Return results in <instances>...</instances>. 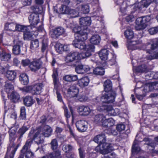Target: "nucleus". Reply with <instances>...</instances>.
<instances>
[{"label": "nucleus", "instance_id": "2f4dec72", "mask_svg": "<svg viewBox=\"0 0 158 158\" xmlns=\"http://www.w3.org/2000/svg\"><path fill=\"white\" fill-rule=\"evenodd\" d=\"M75 97L76 100L81 102H85L88 99V97L84 94H80L78 96L77 95Z\"/></svg>", "mask_w": 158, "mask_h": 158}, {"label": "nucleus", "instance_id": "72a5a7b5", "mask_svg": "<svg viewBox=\"0 0 158 158\" xmlns=\"http://www.w3.org/2000/svg\"><path fill=\"white\" fill-rule=\"evenodd\" d=\"M5 87L6 92L8 94L11 93L13 92L14 86L12 84L6 82L5 85Z\"/></svg>", "mask_w": 158, "mask_h": 158}, {"label": "nucleus", "instance_id": "0eeeda50", "mask_svg": "<svg viewBox=\"0 0 158 158\" xmlns=\"http://www.w3.org/2000/svg\"><path fill=\"white\" fill-rule=\"evenodd\" d=\"M150 16H146L138 18L136 21L135 28L137 30H140L145 29L146 27V23L151 20Z\"/></svg>", "mask_w": 158, "mask_h": 158}, {"label": "nucleus", "instance_id": "79ce46f5", "mask_svg": "<svg viewBox=\"0 0 158 158\" xmlns=\"http://www.w3.org/2000/svg\"><path fill=\"white\" fill-rule=\"evenodd\" d=\"M68 14L70 15L72 18H76L78 17L79 15L78 11L73 9H70Z\"/></svg>", "mask_w": 158, "mask_h": 158}, {"label": "nucleus", "instance_id": "cd10ccee", "mask_svg": "<svg viewBox=\"0 0 158 158\" xmlns=\"http://www.w3.org/2000/svg\"><path fill=\"white\" fill-rule=\"evenodd\" d=\"M16 76V73L14 71L8 70L6 74V76L10 81L14 80Z\"/></svg>", "mask_w": 158, "mask_h": 158}, {"label": "nucleus", "instance_id": "052dcab7", "mask_svg": "<svg viewBox=\"0 0 158 158\" xmlns=\"http://www.w3.org/2000/svg\"><path fill=\"white\" fill-rule=\"evenodd\" d=\"M64 116L67 119L69 118H70V114L69 113L68 110V109L66 107L64 106Z\"/></svg>", "mask_w": 158, "mask_h": 158}, {"label": "nucleus", "instance_id": "09e8293b", "mask_svg": "<svg viewBox=\"0 0 158 158\" xmlns=\"http://www.w3.org/2000/svg\"><path fill=\"white\" fill-rule=\"evenodd\" d=\"M148 86L151 89H158V82H151L148 84Z\"/></svg>", "mask_w": 158, "mask_h": 158}, {"label": "nucleus", "instance_id": "6ab92c4d", "mask_svg": "<svg viewBox=\"0 0 158 158\" xmlns=\"http://www.w3.org/2000/svg\"><path fill=\"white\" fill-rule=\"evenodd\" d=\"M90 81V80L88 77H85L78 80L77 84L81 87L88 86Z\"/></svg>", "mask_w": 158, "mask_h": 158}, {"label": "nucleus", "instance_id": "0e129e2a", "mask_svg": "<svg viewBox=\"0 0 158 158\" xmlns=\"http://www.w3.org/2000/svg\"><path fill=\"white\" fill-rule=\"evenodd\" d=\"M108 121L109 125V127L114 125L115 123V121L112 118H108Z\"/></svg>", "mask_w": 158, "mask_h": 158}, {"label": "nucleus", "instance_id": "c756f323", "mask_svg": "<svg viewBox=\"0 0 158 158\" xmlns=\"http://www.w3.org/2000/svg\"><path fill=\"white\" fill-rule=\"evenodd\" d=\"M105 119V116L102 114L96 115L94 118V121L96 123L101 125L103 120Z\"/></svg>", "mask_w": 158, "mask_h": 158}, {"label": "nucleus", "instance_id": "49530a36", "mask_svg": "<svg viewBox=\"0 0 158 158\" xmlns=\"http://www.w3.org/2000/svg\"><path fill=\"white\" fill-rule=\"evenodd\" d=\"M153 43L151 45V49L153 50L158 47V39L153 40Z\"/></svg>", "mask_w": 158, "mask_h": 158}, {"label": "nucleus", "instance_id": "c03bdc74", "mask_svg": "<svg viewBox=\"0 0 158 158\" xmlns=\"http://www.w3.org/2000/svg\"><path fill=\"white\" fill-rule=\"evenodd\" d=\"M76 72L78 74H83L84 73L83 70V65H79L76 67L75 68Z\"/></svg>", "mask_w": 158, "mask_h": 158}, {"label": "nucleus", "instance_id": "f3484780", "mask_svg": "<svg viewBox=\"0 0 158 158\" xmlns=\"http://www.w3.org/2000/svg\"><path fill=\"white\" fill-rule=\"evenodd\" d=\"M78 111L80 115H87L90 113L91 110L88 106H82L79 107Z\"/></svg>", "mask_w": 158, "mask_h": 158}, {"label": "nucleus", "instance_id": "8fccbe9b", "mask_svg": "<svg viewBox=\"0 0 158 158\" xmlns=\"http://www.w3.org/2000/svg\"><path fill=\"white\" fill-rule=\"evenodd\" d=\"M81 10L84 14H86L89 11V6L88 5H82Z\"/></svg>", "mask_w": 158, "mask_h": 158}, {"label": "nucleus", "instance_id": "58836bf2", "mask_svg": "<svg viewBox=\"0 0 158 158\" xmlns=\"http://www.w3.org/2000/svg\"><path fill=\"white\" fill-rule=\"evenodd\" d=\"M73 149V147L69 144H64L62 147V150L65 153H68L69 151H71Z\"/></svg>", "mask_w": 158, "mask_h": 158}, {"label": "nucleus", "instance_id": "bf43d9fd", "mask_svg": "<svg viewBox=\"0 0 158 158\" xmlns=\"http://www.w3.org/2000/svg\"><path fill=\"white\" fill-rule=\"evenodd\" d=\"M107 132L110 134L114 135H116L117 134V132L116 131L112 128L109 129L107 130Z\"/></svg>", "mask_w": 158, "mask_h": 158}, {"label": "nucleus", "instance_id": "9b49d317", "mask_svg": "<svg viewBox=\"0 0 158 158\" xmlns=\"http://www.w3.org/2000/svg\"><path fill=\"white\" fill-rule=\"evenodd\" d=\"M62 3L61 7L60 8V12L62 14H67L69 13L70 9L68 5L70 3L69 0H61Z\"/></svg>", "mask_w": 158, "mask_h": 158}, {"label": "nucleus", "instance_id": "f8f14e48", "mask_svg": "<svg viewBox=\"0 0 158 158\" xmlns=\"http://www.w3.org/2000/svg\"><path fill=\"white\" fill-rule=\"evenodd\" d=\"M88 123L85 120H81L77 121L76 123L78 130L80 132L85 131L87 129Z\"/></svg>", "mask_w": 158, "mask_h": 158}, {"label": "nucleus", "instance_id": "9d476101", "mask_svg": "<svg viewBox=\"0 0 158 158\" xmlns=\"http://www.w3.org/2000/svg\"><path fill=\"white\" fill-rule=\"evenodd\" d=\"M19 145L15 146L13 143L11 144L7 148V152L5 158H13Z\"/></svg>", "mask_w": 158, "mask_h": 158}, {"label": "nucleus", "instance_id": "b1692460", "mask_svg": "<svg viewBox=\"0 0 158 158\" xmlns=\"http://www.w3.org/2000/svg\"><path fill=\"white\" fill-rule=\"evenodd\" d=\"M108 55V51L106 49H102L99 53L100 58L101 60H105L107 59Z\"/></svg>", "mask_w": 158, "mask_h": 158}, {"label": "nucleus", "instance_id": "20e7f679", "mask_svg": "<svg viewBox=\"0 0 158 158\" xmlns=\"http://www.w3.org/2000/svg\"><path fill=\"white\" fill-rule=\"evenodd\" d=\"M124 35L126 38L128 39L131 40L133 38V40L127 46L128 48L132 50L136 49L137 47L135 45L139 44L141 42L139 39H138L136 36H134L133 32L131 29L126 30L124 32Z\"/></svg>", "mask_w": 158, "mask_h": 158}, {"label": "nucleus", "instance_id": "37998d69", "mask_svg": "<svg viewBox=\"0 0 158 158\" xmlns=\"http://www.w3.org/2000/svg\"><path fill=\"white\" fill-rule=\"evenodd\" d=\"M136 71L137 72H147V67L144 65L139 66L136 69Z\"/></svg>", "mask_w": 158, "mask_h": 158}, {"label": "nucleus", "instance_id": "4468645a", "mask_svg": "<svg viewBox=\"0 0 158 158\" xmlns=\"http://www.w3.org/2000/svg\"><path fill=\"white\" fill-rule=\"evenodd\" d=\"M64 29L61 27L55 28L51 32L50 35L52 37L56 38L65 32Z\"/></svg>", "mask_w": 158, "mask_h": 158}, {"label": "nucleus", "instance_id": "5fc2aeb1", "mask_svg": "<svg viewBox=\"0 0 158 158\" xmlns=\"http://www.w3.org/2000/svg\"><path fill=\"white\" fill-rule=\"evenodd\" d=\"M148 60H153L158 59V52L154 53L152 55H149L147 57Z\"/></svg>", "mask_w": 158, "mask_h": 158}, {"label": "nucleus", "instance_id": "aec40b11", "mask_svg": "<svg viewBox=\"0 0 158 158\" xmlns=\"http://www.w3.org/2000/svg\"><path fill=\"white\" fill-rule=\"evenodd\" d=\"M42 136L40 133H39V131H36V132L35 133L33 137V139L35 142L38 144H41L44 142V140L42 138Z\"/></svg>", "mask_w": 158, "mask_h": 158}, {"label": "nucleus", "instance_id": "f257e3e1", "mask_svg": "<svg viewBox=\"0 0 158 158\" xmlns=\"http://www.w3.org/2000/svg\"><path fill=\"white\" fill-rule=\"evenodd\" d=\"M86 32L80 31L76 34V38L72 43L73 45L76 48L82 50L84 49L85 52L84 53H79L78 52H71L66 56L65 61L67 62H72L75 60H80L89 57L91 55V53L94 51V46L92 44L86 46L84 40L87 39Z\"/></svg>", "mask_w": 158, "mask_h": 158}, {"label": "nucleus", "instance_id": "e2e57ef3", "mask_svg": "<svg viewBox=\"0 0 158 158\" xmlns=\"http://www.w3.org/2000/svg\"><path fill=\"white\" fill-rule=\"evenodd\" d=\"M116 62L115 61V57L114 56L113 57L112 59L109 61L108 63V64L109 65L112 66L114 64H115Z\"/></svg>", "mask_w": 158, "mask_h": 158}, {"label": "nucleus", "instance_id": "f03ea898", "mask_svg": "<svg viewBox=\"0 0 158 158\" xmlns=\"http://www.w3.org/2000/svg\"><path fill=\"white\" fill-rule=\"evenodd\" d=\"M105 93L101 98V100L105 103H111L114 101L115 94L112 91V83L110 80H106L103 85Z\"/></svg>", "mask_w": 158, "mask_h": 158}, {"label": "nucleus", "instance_id": "4c0bfd02", "mask_svg": "<svg viewBox=\"0 0 158 158\" xmlns=\"http://www.w3.org/2000/svg\"><path fill=\"white\" fill-rule=\"evenodd\" d=\"M12 101L14 102H17L20 98V95L15 92H13L10 96Z\"/></svg>", "mask_w": 158, "mask_h": 158}, {"label": "nucleus", "instance_id": "a18cd8bd", "mask_svg": "<svg viewBox=\"0 0 158 158\" xmlns=\"http://www.w3.org/2000/svg\"><path fill=\"white\" fill-rule=\"evenodd\" d=\"M20 118L24 119L26 118L25 108L24 107H22L20 109V114L19 117Z\"/></svg>", "mask_w": 158, "mask_h": 158}, {"label": "nucleus", "instance_id": "dca6fc26", "mask_svg": "<svg viewBox=\"0 0 158 158\" xmlns=\"http://www.w3.org/2000/svg\"><path fill=\"white\" fill-rule=\"evenodd\" d=\"M67 93L70 97L74 98L77 96L79 92L78 89L75 85L70 86L67 89Z\"/></svg>", "mask_w": 158, "mask_h": 158}, {"label": "nucleus", "instance_id": "4d7b16f0", "mask_svg": "<svg viewBox=\"0 0 158 158\" xmlns=\"http://www.w3.org/2000/svg\"><path fill=\"white\" fill-rule=\"evenodd\" d=\"M125 128V126L124 124H120L118 125L116 127L117 130L119 131L120 132L124 131Z\"/></svg>", "mask_w": 158, "mask_h": 158}, {"label": "nucleus", "instance_id": "a19ab883", "mask_svg": "<svg viewBox=\"0 0 158 158\" xmlns=\"http://www.w3.org/2000/svg\"><path fill=\"white\" fill-rule=\"evenodd\" d=\"M0 57L1 58L2 60L7 61L9 60L10 59L11 55L10 54L6 53L4 52Z\"/></svg>", "mask_w": 158, "mask_h": 158}, {"label": "nucleus", "instance_id": "1a4fd4ad", "mask_svg": "<svg viewBox=\"0 0 158 158\" xmlns=\"http://www.w3.org/2000/svg\"><path fill=\"white\" fill-rule=\"evenodd\" d=\"M39 131L42 136L48 137L51 135L52 130L51 127L47 125H42L36 130Z\"/></svg>", "mask_w": 158, "mask_h": 158}, {"label": "nucleus", "instance_id": "338daca9", "mask_svg": "<svg viewBox=\"0 0 158 158\" xmlns=\"http://www.w3.org/2000/svg\"><path fill=\"white\" fill-rule=\"evenodd\" d=\"M78 150L79 151L80 158H85V156L84 151L81 149L80 148L78 149Z\"/></svg>", "mask_w": 158, "mask_h": 158}, {"label": "nucleus", "instance_id": "a878e982", "mask_svg": "<svg viewBox=\"0 0 158 158\" xmlns=\"http://www.w3.org/2000/svg\"><path fill=\"white\" fill-rule=\"evenodd\" d=\"M100 40V37L98 35H92L90 39V43L95 45L99 44Z\"/></svg>", "mask_w": 158, "mask_h": 158}, {"label": "nucleus", "instance_id": "6e6d98bb", "mask_svg": "<svg viewBox=\"0 0 158 158\" xmlns=\"http://www.w3.org/2000/svg\"><path fill=\"white\" fill-rule=\"evenodd\" d=\"M148 31L151 35L155 34L158 32V26L155 27H153L149 29Z\"/></svg>", "mask_w": 158, "mask_h": 158}, {"label": "nucleus", "instance_id": "6e6552de", "mask_svg": "<svg viewBox=\"0 0 158 158\" xmlns=\"http://www.w3.org/2000/svg\"><path fill=\"white\" fill-rule=\"evenodd\" d=\"M113 150L111 144L106 143L99 144L95 149L97 152L102 154H108Z\"/></svg>", "mask_w": 158, "mask_h": 158}, {"label": "nucleus", "instance_id": "39448f33", "mask_svg": "<svg viewBox=\"0 0 158 158\" xmlns=\"http://www.w3.org/2000/svg\"><path fill=\"white\" fill-rule=\"evenodd\" d=\"M91 23V18L90 17H85L84 18H82L80 19V23L82 27L83 26L85 27L84 29H81L80 30H79L81 29V27H76L73 29V31L75 33V36L76 38V34L77 33H78L80 31L86 32L87 36L88 31L87 30V27L86 26H89ZM88 37H87V38Z\"/></svg>", "mask_w": 158, "mask_h": 158}, {"label": "nucleus", "instance_id": "393cba45", "mask_svg": "<svg viewBox=\"0 0 158 158\" xmlns=\"http://www.w3.org/2000/svg\"><path fill=\"white\" fill-rule=\"evenodd\" d=\"M19 79L22 84L24 85H27L29 82L27 75L26 73H22L19 77Z\"/></svg>", "mask_w": 158, "mask_h": 158}, {"label": "nucleus", "instance_id": "7c9ffc66", "mask_svg": "<svg viewBox=\"0 0 158 158\" xmlns=\"http://www.w3.org/2000/svg\"><path fill=\"white\" fill-rule=\"evenodd\" d=\"M32 28L31 27V28L29 30L24 31L23 35L24 38V40H31L33 36V31L32 30Z\"/></svg>", "mask_w": 158, "mask_h": 158}, {"label": "nucleus", "instance_id": "69168bd1", "mask_svg": "<svg viewBox=\"0 0 158 158\" xmlns=\"http://www.w3.org/2000/svg\"><path fill=\"white\" fill-rule=\"evenodd\" d=\"M108 119H106V117L105 116V119L102 121L101 125L103 127H109L108 126Z\"/></svg>", "mask_w": 158, "mask_h": 158}, {"label": "nucleus", "instance_id": "3c124183", "mask_svg": "<svg viewBox=\"0 0 158 158\" xmlns=\"http://www.w3.org/2000/svg\"><path fill=\"white\" fill-rule=\"evenodd\" d=\"M65 45L63 46V45L58 44H56L55 47L57 52H60V51L64 50V48L65 47Z\"/></svg>", "mask_w": 158, "mask_h": 158}, {"label": "nucleus", "instance_id": "774afa93", "mask_svg": "<svg viewBox=\"0 0 158 158\" xmlns=\"http://www.w3.org/2000/svg\"><path fill=\"white\" fill-rule=\"evenodd\" d=\"M31 0H22V2L24 6L30 5Z\"/></svg>", "mask_w": 158, "mask_h": 158}, {"label": "nucleus", "instance_id": "7ed1b4c3", "mask_svg": "<svg viewBox=\"0 0 158 158\" xmlns=\"http://www.w3.org/2000/svg\"><path fill=\"white\" fill-rule=\"evenodd\" d=\"M31 9L34 12L29 16V22L32 28H35L36 25L39 21V16L38 14L41 13V8H39L36 6H33L31 7Z\"/></svg>", "mask_w": 158, "mask_h": 158}, {"label": "nucleus", "instance_id": "ea45409f", "mask_svg": "<svg viewBox=\"0 0 158 158\" xmlns=\"http://www.w3.org/2000/svg\"><path fill=\"white\" fill-rule=\"evenodd\" d=\"M39 46V42L37 39L31 41L30 45V48L33 50L37 48Z\"/></svg>", "mask_w": 158, "mask_h": 158}, {"label": "nucleus", "instance_id": "680f3d73", "mask_svg": "<svg viewBox=\"0 0 158 158\" xmlns=\"http://www.w3.org/2000/svg\"><path fill=\"white\" fill-rule=\"evenodd\" d=\"M150 0H144L142 2V5L144 7H147L151 3Z\"/></svg>", "mask_w": 158, "mask_h": 158}, {"label": "nucleus", "instance_id": "c9c22d12", "mask_svg": "<svg viewBox=\"0 0 158 158\" xmlns=\"http://www.w3.org/2000/svg\"><path fill=\"white\" fill-rule=\"evenodd\" d=\"M141 149L140 148L139 146L137 141L135 140L134 142L132 147V152L134 153H138Z\"/></svg>", "mask_w": 158, "mask_h": 158}, {"label": "nucleus", "instance_id": "603ef678", "mask_svg": "<svg viewBox=\"0 0 158 158\" xmlns=\"http://www.w3.org/2000/svg\"><path fill=\"white\" fill-rule=\"evenodd\" d=\"M26 158H33L34 157V153L32 152L31 150H27L25 152Z\"/></svg>", "mask_w": 158, "mask_h": 158}, {"label": "nucleus", "instance_id": "864d4df0", "mask_svg": "<svg viewBox=\"0 0 158 158\" xmlns=\"http://www.w3.org/2000/svg\"><path fill=\"white\" fill-rule=\"evenodd\" d=\"M48 44L47 41L46 40H43L42 42V46L41 50L43 52H44L47 48Z\"/></svg>", "mask_w": 158, "mask_h": 158}, {"label": "nucleus", "instance_id": "5701e85b", "mask_svg": "<svg viewBox=\"0 0 158 158\" xmlns=\"http://www.w3.org/2000/svg\"><path fill=\"white\" fill-rule=\"evenodd\" d=\"M23 45V43L21 41H19L16 43V45L13 46V52L15 55H18L20 52V47Z\"/></svg>", "mask_w": 158, "mask_h": 158}, {"label": "nucleus", "instance_id": "4be33fe9", "mask_svg": "<svg viewBox=\"0 0 158 158\" xmlns=\"http://www.w3.org/2000/svg\"><path fill=\"white\" fill-rule=\"evenodd\" d=\"M32 139L31 138L27 140L25 145L23 147L21 151L22 153L24 154L27 150H30L29 148L32 144Z\"/></svg>", "mask_w": 158, "mask_h": 158}, {"label": "nucleus", "instance_id": "c85d7f7f", "mask_svg": "<svg viewBox=\"0 0 158 158\" xmlns=\"http://www.w3.org/2000/svg\"><path fill=\"white\" fill-rule=\"evenodd\" d=\"M15 27L16 31L23 32L25 31H26L29 30L31 28V27L30 26H24L20 25H17L16 24Z\"/></svg>", "mask_w": 158, "mask_h": 158}, {"label": "nucleus", "instance_id": "423d86ee", "mask_svg": "<svg viewBox=\"0 0 158 158\" xmlns=\"http://www.w3.org/2000/svg\"><path fill=\"white\" fill-rule=\"evenodd\" d=\"M51 149L53 151L47 156L48 158H61L60 151L57 149L58 147V141L56 139H52L50 143Z\"/></svg>", "mask_w": 158, "mask_h": 158}, {"label": "nucleus", "instance_id": "f704fd0d", "mask_svg": "<svg viewBox=\"0 0 158 158\" xmlns=\"http://www.w3.org/2000/svg\"><path fill=\"white\" fill-rule=\"evenodd\" d=\"M28 130V128L26 126L23 125L21 127L18 131V133L19 134V139H20L22 137L23 135L25 132Z\"/></svg>", "mask_w": 158, "mask_h": 158}, {"label": "nucleus", "instance_id": "de8ad7c7", "mask_svg": "<svg viewBox=\"0 0 158 158\" xmlns=\"http://www.w3.org/2000/svg\"><path fill=\"white\" fill-rule=\"evenodd\" d=\"M19 89L20 90H21L23 92H28L31 91V92L32 90V87L31 86H26L24 87L23 88H19Z\"/></svg>", "mask_w": 158, "mask_h": 158}, {"label": "nucleus", "instance_id": "bb28decb", "mask_svg": "<svg viewBox=\"0 0 158 158\" xmlns=\"http://www.w3.org/2000/svg\"><path fill=\"white\" fill-rule=\"evenodd\" d=\"M23 100L24 104L27 106H31L34 103L32 98L29 96H26Z\"/></svg>", "mask_w": 158, "mask_h": 158}, {"label": "nucleus", "instance_id": "473e14b6", "mask_svg": "<svg viewBox=\"0 0 158 158\" xmlns=\"http://www.w3.org/2000/svg\"><path fill=\"white\" fill-rule=\"evenodd\" d=\"M16 23H7L5 25V28L6 30L10 31H16Z\"/></svg>", "mask_w": 158, "mask_h": 158}, {"label": "nucleus", "instance_id": "13d9d810", "mask_svg": "<svg viewBox=\"0 0 158 158\" xmlns=\"http://www.w3.org/2000/svg\"><path fill=\"white\" fill-rule=\"evenodd\" d=\"M31 63V61L28 59L23 60H22L21 64L24 66H28Z\"/></svg>", "mask_w": 158, "mask_h": 158}, {"label": "nucleus", "instance_id": "2eb2a0df", "mask_svg": "<svg viewBox=\"0 0 158 158\" xmlns=\"http://www.w3.org/2000/svg\"><path fill=\"white\" fill-rule=\"evenodd\" d=\"M42 64V62L40 60H35L31 63L29 65V68L32 71L35 72L41 68Z\"/></svg>", "mask_w": 158, "mask_h": 158}, {"label": "nucleus", "instance_id": "412c9836", "mask_svg": "<svg viewBox=\"0 0 158 158\" xmlns=\"http://www.w3.org/2000/svg\"><path fill=\"white\" fill-rule=\"evenodd\" d=\"M94 140L96 143L99 144H102L105 143L106 137L103 134L98 135L95 136L94 139Z\"/></svg>", "mask_w": 158, "mask_h": 158}, {"label": "nucleus", "instance_id": "a211bd4d", "mask_svg": "<svg viewBox=\"0 0 158 158\" xmlns=\"http://www.w3.org/2000/svg\"><path fill=\"white\" fill-rule=\"evenodd\" d=\"M43 86L44 85L42 83L35 85L32 87L31 93L34 95L40 94L41 93V90Z\"/></svg>", "mask_w": 158, "mask_h": 158}, {"label": "nucleus", "instance_id": "e433bc0d", "mask_svg": "<svg viewBox=\"0 0 158 158\" xmlns=\"http://www.w3.org/2000/svg\"><path fill=\"white\" fill-rule=\"evenodd\" d=\"M94 74L97 75H102L104 74L105 71L101 67H98L93 69Z\"/></svg>", "mask_w": 158, "mask_h": 158}, {"label": "nucleus", "instance_id": "ddd939ff", "mask_svg": "<svg viewBox=\"0 0 158 158\" xmlns=\"http://www.w3.org/2000/svg\"><path fill=\"white\" fill-rule=\"evenodd\" d=\"M101 110H106L109 114L111 116H115L120 114V112L118 108H113L111 106H102L101 108Z\"/></svg>", "mask_w": 158, "mask_h": 158}]
</instances>
